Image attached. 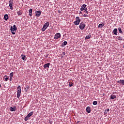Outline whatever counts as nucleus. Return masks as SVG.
<instances>
[{
    "label": "nucleus",
    "mask_w": 124,
    "mask_h": 124,
    "mask_svg": "<svg viewBox=\"0 0 124 124\" xmlns=\"http://www.w3.org/2000/svg\"><path fill=\"white\" fill-rule=\"evenodd\" d=\"M21 86H18L17 87V98H20V95H21Z\"/></svg>",
    "instance_id": "obj_1"
},
{
    "label": "nucleus",
    "mask_w": 124,
    "mask_h": 124,
    "mask_svg": "<svg viewBox=\"0 0 124 124\" xmlns=\"http://www.w3.org/2000/svg\"><path fill=\"white\" fill-rule=\"evenodd\" d=\"M49 22H46V23H45L44 25V26L43 27V28H42V31H45L46 30V29H47L48 27H49Z\"/></svg>",
    "instance_id": "obj_2"
},
{
    "label": "nucleus",
    "mask_w": 124,
    "mask_h": 124,
    "mask_svg": "<svg viewBox=\"0 0 124 124\" xmlns=\"http://www.w3.org/2000/svg\"><path fill=\"white\" fill-rule=\"evenodd\" d=\"M76 20L74 22V24L76 26H78L79 24H80V22H81V19H80V17L79 16H77L76 17Z\"/></svg>",
    "instance_id": "obj_3"
},
{
    "label": "nucleus",
    "mask_w": 124,
    "mask_h": 124,
    "mask_svg": "<svg viewBox=\"0 0 124 124\" xmlns=\"http://www.w3.org/2000/svg\"><path fill=\"white\" fill-rule=\"evenodd\" d=\"M9 5L11 10H13V0H10L9 2Z\"/></svg>",
    "instance_id": "obj_4"
},
{
    "label": "nucleus",
    "mask_w": 124,
    "mask_h": 124,
    "mask_svg": "<svg viewBox=\"0 0 124 124\" xmlns=\"http://www.w3.org/2000/svg\"><path fill=\"white\" fill-rule=\"evenodd\" d=\"M85 27H86V25L83 22L80 23L79 29H80V30H84V29H85Z\"/></svg>",
    "instance_id": "obj_5"
},
{
    "label": "nucleus",
    "mask_w": 124,
    "mask_h": 124,
    "mask_svg": "<svg viewBox=\"0 0 124 124\" xmlns=\"http://www.w3.org/2000/svg\"><path fill=\"white\" fill-rule=\"evenodd\" d=\"M87 6L86 4H83L82 6H81L80 8L81 11H83V10H86L87 9Z\"/></svg>",
    "instance_id": "obj_6"
},
{
    "label": "nucleus",
    "mask_w": 124,
    "mask_h": 124,
    "mask_svg": "<svg viewBox=\"0 0 124 124\" xmlns=\"http://www.w3.org/2000/svg\"><path fill=\"white\" fill-rule=\"evenodd\" d=\"M61 37V34L60 33H57L54 36L55 39H58V38H60Z\"/></svg>",
    "instance_id": "obj_7"
},
{
    "label": "nucleus",
    "mask_w": 124,
    "mask_h": 124,
    "mask_svg": "<svg viewBox=\"0 0 124 124\" xmlns=\"http://www.w3.org/2000/svg\"><path fill=\"white\" fill-rule=\"evenodd\" d=\"M41 15V11H37L35 12V16L36 17H39Z\"/></svg>",
    "instance_id": "obj_8"
},
{
    "label": "nucleus",
    "mask_w": 124,
    "mask_h": 124,
    "mask_svg": "<svg viewBox=\"0 0 124 124\" xmlns=\"http://www.w3.org/2000/svg\"><path fill=\"white\" fill-rule=\"evenodd\" d=\"M17 30V28H16V25H14L13 27H11V31H16Z\"/></svg>",
    "instance_id": "obj_9"
},
{
    "label": "nucleus",
    "mask_w": 124,
    "mask_h": 124,
    "mask_svg": "<svg viewBox=\"0 0 124 124\" xmlns=\"http://www.w3.org/2000/svg\"><path fill=\"white\" fill-rule=\"evenodd\" d=\"M112 33L115 34V35H117L118 34V29L117 28L114 29L112 31Z\"/></svg>",
    "instance_id": "obj_10"
},
{
    "label": "nucleus",
    "mask_w": 124,
    "mask_h": 124,
    "mask_svg": "<svg viewBox=\"0 0 124 124\" xmlns=\"http://www.w3.org/2000/svg\"><path fill=\"white\" fill-rule=\"evenodd\" d=\"M118 84H121L123 86H124V80H120L117 81Z\"/></svg>",
    "instance_id": "obj_11"
},
{
    "label": "nucleus",
    "mask_w": 124,
    "mask_h": 124,
    "mask_svg": "<svg viewBox=\"0 0 124 124\" xmlns=\"http://www.w3.org/2000/svg\"><path fill=\"white\" fill-rule=\"evenodd\" d=\"M50 66V63H47L46 64H45L44 65V68H49Z\"/></svg>",
    "instance_id": "obj_12"
},
{
    "label": "nucleus",
    "mask_w": 124,
    "mask_h": 124,
    "mask_svg": "<svg viewBox=\"0 0 124 124\" xmlns=\"http://www.w3.org/2000/svg\"><path fill=\"white\" fill-rule=\"evenodd\" d=\"M87 113H91V107H87L86 109Z\"/></svg>",
    "instance_id": "obj_13"
},
{
    "label": "nucleus",
    "mask_w": 124,
    "mask_h": 124,
    "mask_svg": "<svg viewBox=\"0 0 124 124\" xmlns=\"http://www.w3.org/2000/svg\"><path fill=\"white\" fill-rule=\"evenodd\" d=\"M10 110L11 111V112H15L16 111V107L13 108L12 107L10 108Z\"/></svg>",
    "instance_id": "obj_14"
},
{
    "label": "nucleus",
    "mask_w": 124,
    "mask_h": 124,
    "mask_svg": "<svg viewBox=\"0 0 124 124\" xmlns=\"http://www.w3.org/2000/svg\"><path fill=\"white\" fill-rule=\"evenodd\" d=\"M116 97H117V95H116L111 94L110 96V99H115V98H116Z\"/></svg>",
    "instance_id": "obj_15"
},
{
    "label": "nucleus",
    "mask_w": 124,
    "mask_h": 124,
    "mask_svg": "<svg viewBox=\"0 0 124 124\" xmlns=\"http://www.w3.org/2000/svg\"><path fill=\"white\" fill-rule=\"evenodd\" d=\"M9 17H8V15L6 14L4 16V19L5 20V21H7L8 20Z\"/></svg>",
    "instance_id": "obj_16"
},
{
    "label": "nucleus",
    "mask_w": 124,
    "mask_h": 124,
    "mask_svg": "<svg viewBox=\"0 0 124 124\" xmlns=\"http://www.w3.org/2000/svg\"><path fill=\"white\" fill-rule=\"evenodd\" d=\"M21 59L22 60H23V61H26V55H24L23 54H22L21 55Z\"/></svg>",
    "instance_id": "obj_17"
},
{
    "label": "nucleus",
    "mask_w": 124,
    "mask_h": 124,
    "mask_svg": "<svg viewBox=\"0 0 124 124\" xmlns=\"http://www.w3.org/2000/svg\"><path fill=\"white\" fill-rule=\"evenodd\" d=\"M29 16L31 17L32 15V9H30L29 12Z\"/></svg>",
    "instance_id": "obj_18"
},
{
    "label": "nucleus",
    "mask_w": 124,
    "mask_h": 124,
    "mask_svg": "<svg viewBox=\"0 0 124 124\" xmlns=\"http://www.w3.org/2000/svg\"><path fill=\"white\" fill-rule=\"evenodd\" d=\"M32 115H33V112L31 111V112L29 113L28 114V116L30 117H31V116H32Z\"/></svg>",
    "instance_id": "obj_19"
},
{
    "label": "nucleus",
    "mask_w": 124,
    "mask_h": 124,
    "mask_svg": "<svg viewBox=\"0 0 124 124\" xmlns=\"http://www.w3.org/2000/svg\"><path fill=\"white\" fill-rule=\"evenodd\" d=\"M22 14H23V12H22L21 11L17 12V15L18 16H21V15H22Z\"/></svg>",
    "instance_id": "obj_20"
},
{
    "label": "nucleus",
    "mask_w": 124,
    "mask_h": 124,
    "mask_svg": "<svg viewBox=\"0 0 124 124\" xmlns=\"http://www.w3.org/2000/svg\"><path fill=\"white\" fill-rule=\"evenodd\" d=\"M103 27H104V23H102V24H100L98 25V28H102Z\"/></svg>",
    "instance_id": "obj_21"
},
{
    "label": "nucleus",
    "mask_w": 124,
    "mask_h": 124,
    "mask_svg": "<svg viewBox=\"0 0 124 124\" xmlns=\"http://www.w3.org/2000/svg\"><path fill=\"white\" fill-rule=\"evenodd\" d=\"M29 119H30L29 116H28V115L27 116L25 117V118H24V121H25V122H27V121H28V120H29Z\"/></svg>",
    "instance_id": "obj_22"
},
{
    "label": "nucleus",
    "mask_w": 124,
    "mask_h": 124,
    "mask_svg": "<svg viewBox=\"0 0 124 124\" xmlns=\"http://www.w3.org/2000/svg\"><path fill=\"white\" fill-rule=\"evenodd\" d=\"M109 111H110V109H109L106 110L104 112V115H106V114H108V112H109Z\"/></svg>",
    "instance_id": "obj_23"
},
{
    "label": "nucleus",
    "mask_w": 124,
    "mask_h": 124,
    "mask_svg": "<svg viewBox=\"0 0 124 124\" xmlns=\"http://www.w3.org/2000/svg\"><path fill=\"white\" fill-rule=\"evenodd\" d=\"M118 31H119L120 33H123V31H122V28H119Z\"/></svg>",
    "instance_id": "obj_24"
},
{
    "label": "nucleus",
    "mask_w": 124,
    "mask_h": 124,
    "mask_svg": "<svg viewBox=\"0 0 124 124\" xmlns=\"http://www.w3.org/2000/svg\"><path fill=\"white\" fill-rule=\"evenodd\" d=\"M4 78L5 79V81H8V78H7V76H4Z\"/></svg>",
    "instance_id": "obj_25"
},
{
    "label": "nucleus",
    "mask_w": 124,
    "mask_h": 124,
    "mask_svg": "<svg viewBox=\"0 0 124 124\" xmlns=\"http://www.w3.org/2000/svg\"><path fill=\"white\" fill-rule=\"evenodd\" d=\"M118 40L122 41L123 40V37H121V36H119L118 38H117Z\"/></svg>",
    "instance_id": "obj_26"
},
{
    "label": "nucleus",
    "mask_w": 124,
    "mask_h": 124,
    "mask_svg": "<svg viewBox=\"0 0 124 124\" xmlns=\"http://www.w3.org/2000/svg\"><path fill=\"white\" fill-rule=\"evenodd\" d=\"M90 37H91V35H87L86 36L85 39H90Z\"/></svg>",
    "instance_id": "obj_27"
},
{
    "label": "nucleus",
    "mask_w": 124,
    "mask_h": 124,
    "mask_svg": "<svg viewBox=\"0 0 124 124\" xmlns=\"http://www.w3.org/2000/svg\"><path fill=\"white\" fill-rule=\"evenodd\" d=\"M97 104V101H94L93 102V105H96Z\"/></svg>",
    "instance_id": "obj_28"
},
{
    "label": "nucleus",
    "mask_w": 124,
    "mask_h": 124,
    "mask_svg": "<svg viewBox=\"0 0 124 124\" xmlns=\"http://www.w3.org/2000/svg\"><path fill=\"white\" fill-rule=\"evenodd\" d=\"M73 86V83L72 82H69V87H72Z\"/></svg>",
    "instance_id": "obj_29"
},
{
    "label": "nucleus",
    "mask_w": 124,
    "mask_h": 124,
    "mask_svg": "<svg viewBox=\"0 0 124 124\" xmlns=\"http://www.w3.org/2000/svg\"><path fill=\"white\" fill-rule=\"evenodd\" d=\"M14 73L12 72L10 74V77H13Z\"/></svg>",
    "instance_id": "obj_30"
},
{
    "label": "nucleus",
    "mask_w": 124,
    "mask_h": 124,
    "mask_svg": "<svg viewBox=\"0 0 124 124\" xmlns=\"http://www.w3.org/2000/svg\"><path fill=\"white\" fill-rule=\"evenodd\" d=\"M63 46H65V45H66V44H67V42L64 41V42L63 43Z\"/></svg>",
    "instance_id": "obj_31"
},
{
    "label": "nucleus",
    "mask_w": 124,
    "mask_h": 124,
    "mask_svg": "<svg viewBox=\"0 0 124 124\" xmlns=\"http://www.w3.org/2000/svg\"><path fill=\"white\" fill-rule=\"evenodd\" d=\"M59 67H62V63H60V62H58Z\"/></svg>",
    "instance_id": "obj_32"
},
{
    "label": "nucleus",
    "mask_w": 124,
    "mask_h": 124,
    "mask_svg": "<svg viewBox=\"0 0 124 124\" xmlns=\"http://www.w3.org/2000/svg\"><path fill=\"white\" fill-rule=\"evenodd\" d=\"M85 11H84V13H86V14H88V11L87 10V9H86V10H84Z\"/></svg>",
    "instance_id": "obj_33"
},
{
    "label": "nucleus",
    "mask_w": 124,
    "mask_h": 124,
    "mask_svg": "<svg viewBox=\"0 0 124 124\" xmlns=\"http://www.w3.org/2000/svg\"><path fill=\"white\" fill-rule=\"evenodd\" d=\"M87 16H89V15H86V14H84V15H83V17H87Z\"/></svg>",
    "instance_id": "obj_34"
},
{
    "label": "nucleus",
    "mask_w": 124,
    "mask_h": 124,
    "mask_svg": "<svg viewBox=\"0 0 124 124\" xmlns=\"http://www.w3.org/2000/svg\"><path fill=\"white\" fill-rule=\"evenodd\" d=\"M11 32L12 34H15V32H14V31H11Z\"/></svg>",
    "instance_id": "obj_35"
},
{
    "label": "nucleus",
    "mask_w": 124,
    "mask_h": 124,
    "mask_svg": "<svg viewBox=\"0 0 124 124\" xmlns=\"http://www.w3.org/2000/svg\"><path fill=\"white\" fill-rule=\"evenodd\" d=\"M12 78L11 77H10V81H12Z\"/></svg>",
    "instance_id": "obj_36"
},
{
    "label": "nucleus",
    "mask_w": 124,
    "mask_h": 124,
    "mask_svg": "<svg viewBox=\"0 0 124 124\" xmlns=\"http://www.w3.org/2000/svg\"><path fill=\"white\" fill-rule=\"evenodd\" d=\"M62 55H63V56H64V55H65V52H63Z\"/></svg>",
    "instance_id": "obj_37"
},
{
    "label": "nucleus",
    "mask_w": 124,
    "mask_h": 124,
    "mask_svg": "<svg viewBox=\"0 0 124 124\" xmlns=\"http://www.w3.org/2000/svg\"><path fill=\"white\" fill-rule=\"evenodd\" d=\"M79 14H82V12H80L79 13Z\"/></svg>",
    "instance_id": "obj_38"
},
{
    "label": "nucleus",
    "mask_w": 124,
    "mask_h": 124,
    "mask_svg": "<svg viewBox=\"0 0 124 124\" xmlns=\"http://www.w3.org/2000/svg\"><path fill=\"white\" fill-rule=\"evenodd\" d=\"M103 96H104V95H105V93H103Z\"/></svg>",
    "instance_id": "obj_39"
},
{
    "label": "nucleus",
    "mask_w": 124,
    "mask_h": 124,
    "mask_svg": "<svg viewBox=\"0 0 124 124\" xmlns=\"http://www.w3.org/2000/svg\"><path fill=\"white\" fill-rule=\"evenodd\" d=\"M27 89L28 90H29V87H27Z\"/></svg>",
    "instance_id": "obj_40"
},
{
    "label": "nucleus",
    "mask_w": 124,
    "mask_h": 124,
    "mask_svg": "<svg viewBox=\"0 0 124 124\" xmlns=\"http://www.w3.org/2000/svg\"><path fill=\"white\" fill-rule=\"evenodd\" d=\"M0 87H1V85L0 84Z\"/></svg>",
    "instance_id": "obj_41"
},
{
    "label": "nucleus",
    "mask_w": 124,
    "mask_h": 124,
    "mask_svg": "<svg viewBox=\"0 0 124 124\" xmlns=\"http://www.w3.org/2000/svg\"><path fill=\"white\" fill-rule=\"evenodd\" d=\"M62 47V45H61Z\"/></svg>",
    "instance_id": "obj_42"
}]
</instances>
